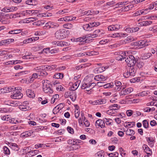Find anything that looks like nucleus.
<instances>
[{"label": "nucleus", "mask_w": 157, "mask_h": 157, "mask_svg": "<svg viewBox=\"0 0 157 157\" xmlns=\"http://www.w3.org/2000/svg\"><path fill=\"white\" fill-rule=\"evenodd\" d=\"M125 60L128 67L135 66L136 61L134 56L132 55L127 56Z\"/></svg>", "instance_id": "obj_1"}, {"label": "nucleus", "mask_w": 157, "mask_h": 157, "mask_svg": "<svg viewBox=\"0 0 157 157\" xmlns=\"http://www.w3.org/2000/svg\"><path fill=\"white\" fill-rule=\"evenodd\" d=\"M66 33L64 30H59L56 32L55 36L57 39H62L66 37Z\"/></svg>", "instance_id": "obj_2"}, {"label": "nucleus", "mask_w": 157, "mask_h": 157, "mask_svg": "<svg viewBox=\"0 0 157 157\" xmlns=\"http://www.w3.org/2000/svg\"><path fill=\"white\" fill-rule=\"evenodd\" d=\"M23 96L22 94L21 93L18 89H15L13 92V94L11 95V97L13 99H19L21 98Z\"/></svg>", "instance_id": "obj_3"}, {"label": "nucleus", "mask_w": 157, "mask_h": 157, "mask_svg": "<svg viewBox=\"0 0 157 157\" xmlns=\"http://www.w3.org/2000/svg\"><path fill=\"white\" fill-rule=\"evenodd\" d=\"M28 105L29 103L28 101H24L19 105L18 108L21 111H25L29 109Z\"/></svg>", "instance_id": "obj_4"}, {"label": "nucleus", "mask_w": 157, "mask_h": 157, "mask_svg": "<svg viewBox=\"0 0 157 157\" xmlns=\"http://www.w3.org/2000/svg\"><path fill=\"white\" fill-rule=\"evenodd\" d=\"M17 9V8L16 7H4V8H3L1 11L5 13H8L16 11Z\"/></svg>", "instance_id": "obj_5"}, {"label": "nucleus", "mask_w": 157, "mask_h": 157, "mask_svg": "<svg viewBox=\"0 0 157 157\" xmlns=\"http://www.w3.org/2000/svg\"><path fill=\"white\" fill-rule=\"evenodd\" d=\"M107 78L106 76H105L102 75H99L95 76L94 77V79L98 81H104Z\"/></svg>", "instance_id": "obj_6"}, {"label": "nucleus", "mask_w": 157, "mask_h": 157, "mask_svg": "<svg viewBox=\"0 0 157 157\" xmlns=\"http://www.w3.org/2000/svg\"><path fill=\"white\" fill-rule=\"evenodd\" d=\"M121 25H119L116 24L109 26L108 28V30L109 31H117L121 28Z\"/></svg>", "instance_id": "obj_7"}, {"label": "nucleus", "mask_w": 157, "mask_h": 157, "mask_svg": "<svg viewBox=\"0 0 157 157\" xmlns=\"http://www.w3.org/2000/svg\"><path fill=\"white\" fill-rule=\"evenodd\" d=\"M88 36H83L82 37H80L76 39V41L79 42H83V44H85L86 43H89L90 41V40L87 39Z\"/></svg>", "instance_id": "obj_8"}, {"label": "nucleus", "mask_w": 157, "mask_h": 157, "mask_svg": "<svg viewBox=\"0 0 157 157\" xmlns=\"http://www.w3.org/2000/svg\"><path fill=\"white\" fill-rule=\"evenodd\" d=\"M127 56L126 55L125 52H121L119 54L117 55V56L116 57V59L118 60L122 61L123 59H126L127 57Z\"/></svg>", "instance_id": "obj_9"}, {"label": "nucleus", "mask_w": 157, "mask_h": 157, "mask_svg": "<svg viewBox=\"0 0 157 157\" xmlns=\"http://www.w3.org/2000/svg\"><path fill=\"white\" fill-rule=\"evenodd\" d=\"M42 83L43 84V89L47 87L49 88V87H51L52 86L50 82L48 80H43L42 81Z\"/></svg>", "instance_id": "obj_10"}, {"label": "nucleus", "mask_w": 157, "mask_h": 157, "mask_svg": "<svg viewBox=\"0 0 157 157\" xmlns=\"http://www.w3.org/2000/svg\"><path fill=\"white\" fill-rule=\"evenodd\" d=\"M27 95L29 98H33L35 97V94L33 91L31 89H28L26 91Z\"/></svg>", "instance_id": "obj_11"}, {"label": "nucleus", "mask_w": 157, "mask_h": 157, "mask_svg": "<svg viewBox=\"0 0 157 157\" xmlns=\"http://www.w3.org/2000/svg\"><path fill=\"white\" fill-rule=\"evenodd\" d=\"M115 85L117 87L116 90L117 91H120L121 89H124V87L121 86L122 84L121 82L118 81H115Z\"/></svg>", "instance_id": "obj_12"}, {"label": "nucleus", "mask_w": 157, "mask_h": 157, "mask_svg": "<svg viewBox=\"0 0 157 157\" xmlns=\"http://www.w3.org/2000/svg\"><path fill=\"white\" fill-rule=\"evenodd\" d=\"M105 124L103 121V119H98L97 120L95 123V125H97L99 127L100 126L101 128H103L105 127Z\"/></svg>", "instance_id": "obj_13"}, {"label": "nucleus", "mask_w": 157, "mask_h": 157, "mask_svg": "<svg viewBox=\"0 0 157 157\" xmlns=\"http://www.w3.org/2000/svg\"><path fill=\"white\" fill-rule=\"evenodd\" d=\"M140 48H142L148 45V42L147 40H140Z\"/></svg>", "instance_id": "obj_14"}, {"label": "nucleus", "mask_w": 157, "mask_h": 157, "mask_svg": "<svg viewBox=\"0 0 157 157\" xmlns=\"http://www.w3.org/2000/svg\"><path fill=\"white\" fill-rule=\"evenodd\" d=\"M106 102L105 99H99L96 100L94 102V105H101L104 104Z\"/></svg>", "instance_id": "obj_15"}, {"label": "nucleus", "mask_w": 157, "mask_h": 157, "mask_svg": "<svg viewBox=\"0 0 157 157\" xmlns=\"http://www.w3.org/2000/svg\"><path fill=\"white\" fill-rule=\"evenodd\" d=\"M22 29H13L9 31L8 34H17L22 32Z\"/></svg>", "instance_id": "obj_16"}, {"label": "nucleus", "mask_w": 157, "mask_h": 157, "mask_svg": "<svg viewBox=\"0 0 157 157\" xmlns=\"http://www.w3.org/2000/svg\"><path fill=\"white\" fill-rule=\"evenodd\" d=\"M123 130L124 132L125 131L126 134L127 135L132 136L135 134L134 131L132 129H128L125 131V129L123 128Z\"/></svg>", "instance_id": "obj_17"}, {"label": "nucleus", "mask_w": 157, "mask_h": 157, "mask_svg": "<svg viewBox=\"0 0 157 157\" xmlns=\"http://www.w3.org/2000/svg\"><path fill=\"white\" fill-rule=\"evenodd\" d=\"M146 138L147 141L148 142L149 144L151 145V146H153L155 141L154 139L152 137H147Z\"/></svg>", "instance_id": "obj_18"}, {"label": "nucleus", "mask_w": 157, "mask_h": 157, "mask_svg": "<svg viewBox=\"0 0 157 157\" xmlns=\"http://www.w3.org/2000/svg\"><path fill=\"white\" fill-rule=\"evenodd\" d=\"M133 7L132 5H128L127 6L122 7L120 9V10L123 12L128 11Z\"/></svg>", "instance_id": "obj_19"}, {"label": "nucleus", "mask_w": 157, "mask_h": 157, "mask_svg": "<svg viewBox=\"0 0 157 157\" xmlns=\"http://www.w3.org/2000/svg\"><path fill=\"white\" fill-rule=\"evenodd\" d=\"M128 69L129 71V73L132 76H134L136 71V69L134 67V66L129 67Z\"/></svg>", "instance_id": "obj_20"}, {"label": "nucleus", "mask_w": 157, "mask_h": 157, "mask_svg": "<svg viewBox=\"0 0 157 157\" xmlns=\"http://www.w3.org/2000/svg\"><path fill=\"white\" fill-rule=\"evenodd\" d=\"M44 92L46 94H48L52 93L53 92V90L51 87H47L43 89Z\"/></svg>", "instance_id": "obj_21"}, {"label": "nucleus", "mask_w": 157, "mask_h": 157, "mask_svg": "<svg viewBox=\"0 0 157 157\" xmlns=\"http://www.w3.org/2000/svg\"><path fill=\"white\" fill-rule=\"evenodd\" d=\"M61 105H63V103H60L55 107L53 110V113L54 114H56L59 112V106Z\"/></svg>", "instance_id": "obj_22"}, {"label": "nucleus", "mask_w": 157, "mask_h": 157, "mask_svg": "<svg viewBox=\"0 0 157 157\" xmlns=\"http://www.w3.org/2000/svg\"><path fill=\"white\" fill-rule=\"evenodd\" d=\"M147 13V12H144V11L143 10H141L136 11L135 13L134 14V16H136L142 14H146Z\"/></svg>", "instance_id": "obj_23"}, {"label": "nucleus", "mask_w": 157, "mask_h": 157, "mask_svg": "<svg viewBox=\"0 0 157 157\" xmlns=\"http://www.w3.org/2000/svg\"><path fill=\"white\" fill-rule=\"evenodd\" d=\"M11 148L15 151H18L19 150V147L16 144L12 143L10 144Z\"/></svg>", "instance_id": "obj_24"}, {"label": "nucleus", "mask_w": 157, "mask_h": 157, "mask_svg": "<svg viewBox=\"0 0 157 157\" xmlns=\"http://www.w3.org/2000/svg\"><path fill=\"white\" fill-rule=\"evenodd\" d=\"M96 85L95 83H91L90 84H86L85 82H83L81 86V87L92 86V87H94Z\"/></svg>", "instance_id": "obj_25"}, {"label": "nucleus", "mask_w": 157, "mask_h": 157, "mask_svg": "<svg viewBox=\"0 0 157 157\" xmlns=\"http://www.w3.org/2000/svg\"><path fill=\"white\" fill-rule=\"evenodd\" d=\"M93 80L92 79L91 77H87L85 78L83 82L86 83V84H90L91 83H94L93 82Z\"/></svg>", "instance_id": "obj_26"}, {"label": "nucleus", "mask_w": 157, "mask_h": 157, "mask_svg": "<svg viewBox=\"0 0 157 157\" xmlns=\"http://www.w3.org/2000/svg\"><path fill=\"white\" fill-rule=\"evenodd\" d=\"M82 27L83 29L86 31H90L92 30V29H91L89 23L83 25L82 26Z\"/></svg>", "instance_id": "obj_27"}, {"label": "nucleus", "mask_w": 157, "mask_h": 157, "mask_svg": "<svg viewBox=\"0 0 157 157\" xmlns=\"http://www.w3.org/2000/svg\"><path fill=\"white\" fill-rule=\"evenodd\" d=\"M120 108V106H118V105L117 104H114L113 105L109 106V108L115 111L116 110L119 109Z\"/></svg>", "instance_id": "obj_28"}, {"label": "nucleus", "mask_w": 157, "mask_h": 157, "mask_svg": "<svg viewBox=\"0 0 157 157\" xmlns=\"http://www.w3.org/2000/svg\"><path fill=\"white\" fill-rule=\"evenodd\" d=\"M63 77V74L61 73H56L53 76L54 78L57 79H62Z\"/></svg>", "instance_id": "obj_29"}, {"label": "nucleus", "mask_w": 157, "mask_h": 157, "mask_svg": "<svg viewBox=\"0 0 157 157\" xmlns=\"http://www.w3.org/2000/svg\"><path fill=\"white\" fill-rule=\"evenodd\" d=\"M38 77V74L34 73L32 75V76L31 77H30V79H29V80L30 81V82H33L34 81V79L37 78Z\"/></svg>", "instance_id": "obj_30"}, {"label": "nucleus", "mask_w": 157, "mask_h": 157, "mask_svg": "<svg viewBox=\"0 0 157 157\" xmlns=\"http://www.w3.org/2000/svg\"><path fill=\"white\" fill-rule=\"evenodd\" d=\"M41 67L42 68V69L44 70V71H52L53 69V66H46V67L45 66H41Z\"/></svg>", "instance_id": "obj_31"}, {"label": "nucleus", "mask_w": 157, "mask_h": 157, "mask_svg": "<svg viewBox=\"0 0 157 157\" xmlns=\"http://www.w3.org/2000/svg\"><path fill=\"white\" fill-rule=\"evenodd\" d=\"M25 3L26 4L29 5H34L36 4V2L34 0H27Z\"/></svg>", "instance_id": "obj_32"}, {"label": "nucleus", "mask_w": 157, "mask_h": 157, "mask_svg": "<svg viewBox=\"0 0 157 157\" xmlns=\"http://www.w3.org/2000/svg\"><path fill=\"white\" fill-rule=\"evenodd\" d=\"M134 40V39L132 36H129L127 37L126 39L124 40V41L126 43H128L132 41H133Z\"/></svg>", "instance_id": "obj_33"}, {"label": "nucleus", "mask_w": 157, "mask_h": 157, "mask_svg": "<svg viewBox=\"0 0 157 157\" xmlns=\"http://www.w3.org/2000/svg\"><path fill=\"white\" fill-rule=\"evenodd\" d=\"M105 67H101L97 68L95 70L97 71V73H99L102 72L105 70Z\"/></svg>", "instance_id": "obj_34"}, {"label": "nucleus", "mask_w": 157, "mask_h": 157, "mask_svg": "<svg viewBox=\"0 0 157 157\" xmlns=\"http://www.w3.org/2000/svg\"><path fill=\"white\" fill-rule=\"evenodd\" d=\"M127 36L126 33L123 34H120V33H116L115 34H113L112 37H124L126 36Z\"/></svg>", "instance_id": "obj_35"}, {"label": "nucleus", "mask_w": 157, "mask_h": 157, "mask_svg": "<svg viewBox=\"0 0 157 157\" xmlns=\"http://www.w3.org/2000/svg\"><path fill=\"white\" fill-rule=\"evenodd\" d=\"M114 86L113 83L112 82L103 85V87L104 88H110L113 87Z\"/></svg>", "instance_id": "obj_36"}, {"label": "nucleus", "mask_w": 157, "mask_h": 157, "mask_svg": "<svg viewBox=\"0 0 157 157\" xmlns=\"http://www.w3.org/2000/svg\"><path fill=\"white\" fill-rule=\"evenodd\" d=\"M136 66L139 68H141L144 65V63L143 62L140 61L138 60L136 61Z\"/></svg>", "instance_id": "obj_37"}, {"label": "nucleus", "mask_w": 157, "mask_h": 157, "mask_svg": "<svg viewBox=\"0 0 157 157\" xmlns=\"http://www.w3.org/2000/svg\"><path fill=\"white\" fill-rule=\"evenodd\" d=\"M4 153L7 155H9L10 153V151L9 148L6 146H4L3 148Z\"/></svg>", "instance_id": "obj_38"}, {"label": "nucleus", "mask_w": 157, "mask_h": 157, "mask_svg": "<svg viewBox=\"0 0 157 157\" xmlns=\"http://www.w3.org/2000/svg\"><path fill=\"white\" fill-rule=\"evenodd\" d=\"M152 56V54L151 53H147L144 54V56L142 57V59H146L150 58Z\"/></svg>", "instance_id": "obj_39"}, {"label": "nucleus", "mask_w": 157, "mask_h": 157, "mask_svg": "<svg viewBox=\"0 0 157 157\" xmlns=\"http://www.w3.org/2000/svg\"><path fill=\"white\" fill-rule=\"evenodd\" d=\"M69 12V10L68 9H64L63 10H60L57 12L59 14H62L64 13H67Z\"/></svg>", "instance_id": "obj_40"}, {"label": "nucleus", "mask_w": 157, "mask_h": 157, "mask_svg": "<svg viewBox=\"0 0 157 157\" xmlns=\"http://www.w3.org/2000/svg\"><path fill=\"white\" fill-rule=\"evenodd\" d=\"M44 23L43 22V21H37L35 22H34L33 24V25H37V26H40L44 24Z\"/></svg>", "instance_id": "obj_41"}, {"label": "nucleus", "mask_w": 157, "mask_h": 157, "mask_svg": "<svg viewBox=\"0 0 157 157\" xmlns=\"http://www.w3.org/2000/svg\"><path fill=\"white\" fill-rule=\"evenodd\" d=\"M152 23L151 21H144L141 23L140 25L142 26H146L151 25Z\"/></svg>", "instance_id": "obj_42"}, {"label": "nucleus", "mask_w": 157, "mask_h": 157, "mask_svg": "<svg viewBox=\"0 0 157 157\" xmlns=\"http://www.w3.org/2000/svg\"><path fill=\"white\" fill-rule=\"evenodd\" d=\"M78 84V82H77L74 83L72 86L71 87V90L72 91H74L77 89L78 87V86H77Z\"/></svg>", "instance_id": "obj_43"}, {"label": "nucleus", "mask_w": 157, "mask_h": 157, "mask_svg": "<svg viewBox=\"0 0 157 157\" xmlns=\"http://www.w3.org/2000/svg\"><path fill=\"white\" fill-rule=\"evenodd\" d=\"M63 27L64 28L67 29H70L73 27V25L72 24L70 23H68L64 24L63 25Z\"/></svg>", "instance_id": "obj_44"}, {"label": "nucleus", "mask_w": 157, "mask_h": 157, "mask_svg": "<svg viewBox=\"0 0 157 157\" xmlns=\"http://www.w3.org/2000/svg\"><path fill=\"white\" fill-rule=\"evenodd\" d=\"M100 32H101V34H104V31L103 30H100L99 29H98L97 30H95L94 32V33L95 34H98V36H101V35L100 34Z\"/></svg>", "instance_id": "obj_45"}, {"label": "nucleus", "mask_w": 157, "mask_h": 157, "mask_svg": "<svg viewBox=\"0 0 157 157\" xmlns=\"http://www.w3.org/2000/svg\"><path fill=\"white\" fill-rule=\"evenodd\" d=\"M126 2H119L118 3L116 4V7L118 8V7H120L121 6H122L125 5V4L126 3Z\"/></svg>", "instance_id": "obj_46"}, {"label": "nucleus", "mask_w": 157, "mask_h": 157, "mask_svg": "<svg viewBox=\"0 0 157 157\" xmlns=\"http://www.w3.org/2000/svg\"><path fill=\"white\" fill-rule=\"evenodd\" d=\"M86 66L87 64L85 63L79 66H77L75 67V68L77 70H79L82 68H84L86 67Z\"/></svg>", "instance_id": "obj_47"}, {"label": "nucleus", "mask_w": 157, "mask_h": 157, "mask_svg": "<svg viewBox=\"0 0 157 157\" xmlns=\"http://www.w3.org/2000/svg\"><path fill=\"white\" fill-rule=\"evenodd\" d=\"M27 72L26 71H21L16 74V76H19L26 74Z\"/></svg>", "instance_id": "obj_48"}, {"label": "nucleus", "mask_w": 157, "mask_h": 157, "mask_svg": "<svg viewBox=\"0 0 157 157\" xmlns=\"http://www.w3.org/2000/svg\"><path fill=\"white\" fill-rule=\"evenodd\" d=\"M33 41L32 38H31L23 40V43L24 44H28L30 43Z\"/></svg>", "instance_id": "obj_49"}, {"label": "nucleus", "mask_w": 157, "mask_h": 157, "mask_svg": "<svg viewBox=\"0 0 157 157\" xmlns=\"http://www.w3.org/2000/svg\"><path fill=\"white\" fill-rule=\"evenodd\" d=\"M59 25L55 23L52 22H51L50 28H55L59 26Z\"/></svg>", "instance_id": "obj_50"}, {"label": "nucleus", "mask_w": 157, "mask_h": 157, "mask_svg": "<svg viewBox=\"0 0 157 157\" xmlns=\"http://www.w3.org/2000/svg\"><path fill=\"white\" fill-rule=\"evenodd\" d=\"M104 153L102 151H98L97 153V157H104Z\"/></svg>", "instance_id": "obj_51"}, {"label": "nucleus", "mask_w": 157, "mask_h": 157, "mask_svg": "<svg viewBox=\"0 0 157 157\" xmlns=\"http://www.w3.org/2000/svg\"><path fill=\"white\" fill-rule=\"evenodd\" d=\"M75 139H71L68 140L67 141V143L69 144H72L74 145V144L75 142L76 141Z\"/></svg>", "instance_id": "obj_52"}, {"label": "nucleus", "mask_w": 157, "mask_h": 157, "mask_svg": "<svg viewBox=\"0 0 157 157\" xmlns=\"http://www.w3.org/2000/svg\"><path fill=\"white\" fill-rule=\"evenodd\" d=\"M143 124L144 128H147L148 127V123L147 120H144L143 121Z\"/></svg>", "instance_id": "obj_53"}, {"label": "nucleus", "mask_w": 157, "mask_h": 157, "mask_svg": "<svg viewBox=\"0 0 157 157\" xmlns=\"http://www.w3.org/2000/svg\"><path fill=\"white\" fill-rule=\"evenodd\" d=\"M26 55L22 57V58L25 59H29L30 58V56L31 55V53L30 52H28L27 54L26 53Z\"/></svg>", "instance_id": "obj_54"}, {"label": "nucleus", "mask_w": 157, "mask_h": 157, "mask_svg": "<svg viewBox=\"0 0 157 157\" xmlns=\"http://www.w3.org/2000/svg\"><path fill=\"white\" fill-rule=\"evenodd\" d=\"M128 125L124 126L125 128H127L128 126H129L130 127H132L135 125V123L134 122H128Z\"/></svg>", "instance_id": "obj_55"}, {"label": "nucleus", "mask_w": 157, "mask_h": 157, "mask_svg": "<svg viewBox=\"0 0 157 157\" xmlns=\"http://www.w3.org/2000/svg\"><path fill=\"white\" fill-rule=\"evenodd\" d=\"M98 34H89L86 35V36H88V37H90L92 38H94L98 36Z\"/></svg>", "instance_id": "obj_56"}, {"label": "nucleus", "mask_w": 157, "mask_h": 157, "mask_svg": "<svg viewBox=\"0 0 157 157\" xmlns=\"http://www.w3.org/2000/svg\"><path fill=\"white\" fill-rule=\"evenodd\" d=\"M106 5L108 6H109L111 7H112L114 5H116V2L114 1H112L107 2L106 3Z\"/></svg>", "instance_id": "obj_57"}, {"label": "nucleus", "mask_w": 157, "mask_h": 157, "mask_svg": "<svg viewBox=\"0 0 157 157\" xmlns=\"http://www.w3.org/2000/svg\"><path fill=\"white\" fill-rule=\"evenodd\" d=\"M111 119H107L106 118H104L103 119V121H104V122H105L106 123V124L107 125H110L111 124V123L109 122V120Z\"/></svg>", "instance_id": "obj_58"}, {"label": "nucleus", "mask_w": 157, "mask_h": 157, "mask_svg": "<svg viewBox=\"0 0 157 157\" xmlns=\"http://www.w3.org/2000/svg\"><path fill=\"white\" fill-rule=\"evenodd\" d=\"M127 94H128L132 92L133 90V89L132 87H129L125 89Z\"/></svg>", "instance_id": "obj_59"}, {"label": "nucleus", "mask_w": 157, "mask_h": 157, "mask_svg": "<svg viewBox=\"0 0 157 157\" xmlns=\"http://www.w3.org/2000/svg\"><path fill=\"white\" fill-rule=\"evenodd\" d=\"M45 71H44L43 70L42 71H41V70L40 71V76H46L48 75V73ZM40 76V75H39Z\"/></svg>", "instance_id": "obj_60"}, {"label": "nucleus", "mask_w": 157, "mask_h": 157, "mask_svg": "<svg viewBox=\"0 0 157 157\" xmlns=\"http://www.w3.org/2000/svg\"><path fill=\"white\" fill-rule=\"evenodd\" d=\"M56 89L58 91H64L65 90V89L60 85H59L58 86L56 87Z\"/></svg>", "instance_id": "obj_61"}, {"label": "nucleus", "mask_w": 157, "mask_h": 157, "mask_svg": "<svg viewBox=\"0 0 157 157\" xmlns=\"http://www.w3.org/2000/svg\"><path fill=\"white\" fill-rule=\"evenodd\" d=\"M67 130L68 132L70 134H73L74 133V131L73 128L69 126H68L67 128Z\"/></svg>", "instance_id": "obj_62"}, {"label": "nucleus", "mask_w": 157, "mask_h": 157, "mask_svg": "<svg viewBox=\"0 0 157 157\" xmlns=\"http://www.w3.org/2000/svg\"><path fill=\"white\" fill-rule=\"evenodd\" d=\"M129 72V71L128 69L127 71L124 73V76L126 78H128L130 76H131V74H130V73Z\"/></svg>", "instance_id": "obj_63"}, {"label": "nucleus", "mask_w": 157, "mask_h": 157, "mask_svg": "<svg viewBox=\"0 0 157 157\" xmlns=\"http://www.w3.org/2000/svg\"><path fill=\"white\" fill-rule=\"evenodd\" d=\"M7 87H5L2 89H0V91L1 92V93H8L7 91Z\"/></svg>", "instance_id": "obj_64"}]
</instances>
